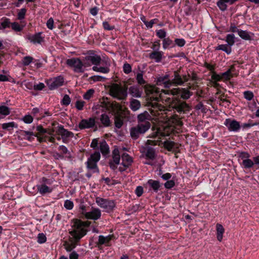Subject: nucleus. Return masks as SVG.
Returning a JSON list of instances; mask_svg holds the SVG:
<instances>
[{
  "instance_id": "obj_4",
  "label": "nucleus",
  "mask_w": 259,
  "mask_h": 259,
  "mask_svg": "<svg viewBox=\"0 0 259 259\" xmlns=\"http://www.w3.org/2000/svg\"><path fill=\"white\" fill-rule=\"evenodd\" d=\"M150 127L151 123L149 121L138 123L136 126L132 127L130 130L132 139L134 140H137L141 136L144 135Z\"/></svg>"
},
{
  "instance_id": "obj_47",
  "label": "nucleus",
  "mask_w": 259,
  "mask_h": 259,
  "mask_svg": "<svg viewBox=\"0 0 259 259\" xmlns=\"http://www.w3.org/2000/svg\"><path fill=\"white\" fill-rule=\"evenodd\" d=\"M171 119V122L178 126H182L183 125V122L178 115L175 114L172 115Z\"/></svg>"
},
{
  "instance_id": "obj_22",
  "label": "nucleus",
  "mask_w": 259,
  "mask_h": 259,
  "mask_svg": "<svg viewBox=\"0 0 259 259\" xmlns=\"http://www.w3.org/2000/svg\"><path fill=\"white\" fill-rule=\"evenodd\" d=\"M173 76L174 78L170 80L171 85L172 84L175 85H182L184 83L183 79L179 74L178 71H174Z\"/></svg>"
},
{
  "instance_id": "obj_8",
  "label": "nucleus",
  "mask_w": 259,
  "mask_h": 259,
  "mask_svg": "<svg viewBox=\"0 0 259 259\" xmlns=\"http://www.w3.org/2000/svg\"><path fill=\"white\" fill-rule=\"evenodd\" d=\"M96 202L98 206L108 213L112 212L116 206V203L114 200L101 197H97Z\"/></svg>"
},
{
  "instance_id": "obj_15",
  "label": "nucleus",
  "mask_w": 259,
  "mask_h": 259,
  "mask_svg": "<svg viewBox=\"0 0 259 259\" xmlns=\"http://www.w3.org/2000/svg\"><path fill=\"white\" fill-rule=\"evenodd\" d=\"M95 119L90 118L88 119H82L78 124V127L80 130L93 127L95 125Z\"/></svg>"
},
{
  "instance_id": "obj_52",
  "label": "nucleus",
  "mask_w": 259,
  "mask_h": 259,
  "mask_svg": "<svg viewBox=\"0 0 259 259\" xmlns=\"http://www.w3.org/2000/svg\"><path fill=\"white\" fill-rule=\"evenodd\" d=\"M156 35L161 39L165 38L166 32L163 29L158 30L156 31Z\"/></svg>"
},
{
  "instance_id": "obj_49",
  "label": "nucleus",
  "mask_w": 259,
  "mask_h": 259,
  "mask_svg": "<svg viewBox=\"0 0 259 259\" xmlns=\"http://www.w3.org/2000/svg\"><path fill=\"white\" fill-rule=\"evenodd\" d=\"M136 80L138 84L143 85L146 83V81L143 78L142 72L138 73L136 75Z\"/></svg>"
},
{
  "instance_id": "obj_7",
  "label": "nucleus",
  "mask_w": 259,
  "mask_h": 259,
  "mask_svg": "<svg viewBox=\"0 0 259 259\" xmlns=\"http://www.w3.org/2000/svg\"><path fill=\"white\" fill-rule=\"evenodd\" d=\"M84 66L89 67L91 65H99L102 62V59L99 55L95 53L94 51H90L88 54L84 58Z\"/></svg>"
},
{
  "instance_id": "obj_55",
  "label": "nucleus",
  "mask_w": 259,
  "mask_h": 259,
  "mask_svg": "<svg viewBox=\"0 0 259 259\" xmlns=\"http://www.w3.org/2000/svg\"><path fill=\"white\" fill-rule=\"evenodd\" d=\"M95 91L93 89L89 90L84 95L83 98L85 100H90L93 96Z\"/></svg>"
},
{
  "instance_id": "obj_46",
  "label": "nucleus",
  "mask_w": 259,
  "mask_h": 259,
  "mask_svg": "<svg viewBox=\"0 0 259 259\" xmlns=\"http://www.w3.org/2000/svg\"><path fill=\"white\" fill-rule=\"evenodd\" d=\"M171 119V122L178 126H182L183 125V122L178 115L175 114L172 115Z\"/></svg>"
},
{
  "instance_id": "obj_43",
  "label": "nucleus",
  "mask_w": 259,
  "mask_h": 259,
  "mask_svg": "<svg viewBox=\"0 0 259 259\" xmlns=\"http://www.w3.org/2000/svg\"><path fill=\"white\" fill-rule=\"evenodd\" d=\"M226 41L231 47L235 44V35L233 33L228 34L226 37Z\"/></svg>"
},
{
  "instance_id": "obj_21",
  "label": "nucleus",
  "mask_w": 259,
  "mask_h": 259,
  "mask_svg": "<svg viewBox=\"0 0 259 259\" xmlns=\"http://www.w3.org/2000/svg\"><path fill=\"white\" fill-rule=\"evenodd\" d=\"M121 164L125 168H128L133 162L132 158L127 153H124L121 155Z\"/></svg>"
},
{
  "instance_id": "obj_20",
  "label": "nucleus",
  "mask_w": 259,
  "mask_h": 259,
  "mask_svg": "<svg viewBox=\"0 0 259 259\" xmlns=\"http://www.w3.org/2000/svg\"><path fill=\"white\" fill-rule=\"evenodd\" d=\"M147 184L149 185L150 189L155 193H157L162 186V184H160L158 181L153 180L152 179L149 180L147 182Z\"/></svg>"
},
{
  "instance_id": "obj_10",
  "label": "nucleus",
  "mask_w": 259,
  "mask_h": 259,
  "mask_svg": "<svg viewBox=\"0 0 259 259\" xmlns=\"http://www.w3.org/2000/svg\"><path fill=\"white\" fill-rule=\"evenodd\" d=\"M66 64L70 67L73 68L74 71L76 72H83L82 67L84 66V62H82L78 58H72L66 60Z\"/></svg>"
},
{
  "instance_id": "obj_14",
  "label": "nucleus",
  "mask_w": 259,
  "mask_h": 259,
  "mask_svg": "<svg viewBox=\"0 0 259 259\" xmlns=\"http://www.w3.org/2000/svg\"><path fill=\"white\" fill-rule=\"evenodd\" d=\"M114 238L113 235H109L107 236L100 235L98 241L96 242V246H98L99 248H100V246L102 245H105L106 246H111L110 242Z\"/></svg>"
},
{
  "instance_id": "obj_62",
  "label": "nucleus",
  "mask_w": 259,
  "mask_h": 259,
  "mask_svg": "<svg viewBox=\"0 0 259 259\" xmlns=\"http://www.w3.org/2000/svg\"><path fill=\"white\" fill-rule=\"evenodd\" d=\"M90 79L94 81H104L105 78L100 75H94L90 77Z\"/></svg>"
},
{
  "instance_id": "obj_45",
  "label": "nucleus",
  "mask_w": 259,
  "mask_h": 259,
  "mask_svg": "<svg viewBox=\"0 0 259 259\" xmlns=\"http://www.w3.org/2000/svg\"><path fill=\"white\" fill-rule=\"evenodd\" d=\"M12 29L16 32H20L21 31L25 25H20L18 22H13L11 24Z\"/></svg>"
},
{
  "instance_id": "obj_16",
  "label": "nucleus",
  "mask_w": 259,
  "mask_h": 259,
  "mask_svg": "<svg viewBox=\"0 0 259 259\" xmlns=\"http://www.w3.org/2000/svg\"><path fill=\"white\" fill-rule=\"evenodd\" d=\"M41 32H38L34 34L28 35L27 38L34 44H39L44 41V37L41 36Z\"/></svg>"
},
{
  "instance_id": "obj_27",
  "label": "nucleus",
  "mask_w": 259,
  "mask_h": 259,
  "mask_svg": "<svg viewBox=\"0 0 259 259\" xmlns=\"http://www.w3.org/2000/svg\"><path fill=\"white\" fill-rule=\"evenodd\" d=\"M217 230V239L220 241H222L223 237V234L225 232V229L223 226L220 224H217L216 225Z\"/></svg>"
},
{
  "instance_id": "obj_51",
  "label": "nucleus",
  "mask_w": 259,
  "mask_h": 259,
  "mask_svg": "<svg viewBox=\"0 0 259 259\" xmlns=\"http://www.w3.org/2000/svg\"><path fill=\"white\" fill-rule=\"evenodd\" d=\"M33 60V57L31 56H25L23 58L22 62L24 66H28L32 62Z\"/></svg>"
},
{
  "instance_id": "obj_17",
  "label": "nucleus",
  "mask_w": 259,
  "mask_h": 259,
  "mask_svg": "<svg viewBox=\"0 0 259 259\" xmlns=\"http://www.w3.org/2000/svg\"><path fill=\"white\" fill-rule=\"evenodd\" d=\"M169 75L166 74L163 76H159L157 78L156 84L158 85H164L165 88H169L171 85L170 80L169 79Z\"/></svg>"
},
{
  "instance_id": "obj_40",
  "label": "nucleus",
  "mask_w": 259,
  "mask_h": 259,
  "mask_svg": "<svg viewBox=\"0 0 259 259\" xmlns=\"http://www.w3.org/2000/svg\"><path fill=\"white\" fill-rule=\"evenodd\" d=\"M162 41L163 48L164 49H166L169 47H174L175 46V45L173 43V41L169 37L163 39Z\"/></svg>"
},
{
  "instance_id": "obj_6",
  "label": "nucleus",
  "mask_w": 259,
  "mask_h": 259,
  "mask_svg": "<svg viewBox=\"0 0 259 259\" xmlns=\"http://www.w3.org/2000/svg\"><path fill=\"white\" fill-rule=\"evenodd\" d=\"M101 155L99 151H95L88 158L85 162L87 168L93 172H99V169L97 166V162L100 159Z\"/></svg>"
},
{
  "instance_id": "obj_44",
  "label": "nucleus",
  "mask_w": 259,
  "mask_h": 259,
  "mask_svg": "<svg viewBox=\"0 0 259 259\" xmlns=\"http://www.w3.org/2000/svg\"><path fill=\"white\" fill-rule=\"evenodd\" d=\"M2 126L4 130L11 131L13 130L14 127H17V125L14 122H10L3 123Z\"/></svg>"
},
{
  "instance_id": "obj_24",
  "label": "nucleus",
  "mask_w": 259,
  "mask_h": 259,
  "mask_svg": "<svg viewBox=\"0 0 259 259\" xmlns=\"http://www.w3.org/2000/svg\"><path fill=\"white\" fill-rule=\"evenodd\" d=\"M238 34L242 39L246 40H251L253 39L252 37L254 36L253 33L241 29L238 32Z\"/></svg>"
},
{
  "instance_id": "obj_26",
  "label": "nucleus",
  "mask_w": 259,
  "mask_h": 259,
  "mask_svg": "<svg viewBox=\"0 0 259 259\" xmlns=\"http://www.w3.org/2000/svg\"><path fill=\"white\" fill-rule=\"evenodd\" d=\"M129 94L134 97L140 98L141 97L142 93L140 91L138 87L134 85L128 89Z\"/></svg>"
},
{
  "instance_id": "obj_18",
  "label": "nucleus",
  "mask_w": 259,
  "mask_h": 259,
  "mask_svg": "<svg viewBox=\"0 0 259 259\" xmlns=\"http://www.w3.org/2000/svg\"><path fill=\"white\" fill-rule=\"evenodd\" d=\"M56 133L57 135H60L61 137L72 138L74 136V134L72 132L65 129L62 125L58 126Z\"/></svg>"
},
{
  "instance_id": "obj_42",
  "label": "nucleus",
  "mask_w": 259,
  "mask_h": 259,
  "mask_svg": "<svg viewBox=\"0 0 259 259\" xmlns=\"http://www.w3.org/2000/svg\"><path fill=\"white\" fill-rule=\"evenodd\" d=\"M162 144L164 148L167 149L168 151H172L173 148H174L176 145V143L173 141L166 140L164 141Z\"/></svg>"
},
{
  "instance_id": "obj_36",
  "label": "nucleus",
  "mask_w": 259,
  "mask_h": 259,
  "mask_svg": "<svg viewBox=\"0 0 259 259\" xmlns=\"http://www.w3.org/2000/svg\"><path fill=\"white\" fill-rule=\"evenodd\" d=\"M141 107L140 102L137 100L133 99L130 102V108L133 111H137Z\"/></svg>"
},
{
  "instance_id": "obj_29",
  "label": "nucleus",
  "mask_w": 259,
  "mask_h": 259,
  "mask_svg": "<svg viewBox=\"0 0 259 259\" xmlns=\"http://www.w3.org/2000/svg\"><path fill=\"white\" fill-rule=\"evenodd\" d=\"M38 192L41 195H45L47 193L52 192V189L50 188L45 184H41L37 186Z\"/></svg>"
},
{
  "instance_id": "obj_11",
  "label": "nucleus",
  "mask_w": 259,
  "mask_h": 259,
  "mask_svg": "<svg viewBox=\"0 0 259 259\" xmlns=\"http://www.w3.org/2000/svg\"><path fill=\"white\" fill-rule=\"evenodd\" d=\"M64 82V78L62 76H58L47 80L46 83L49 89L53 90L62 86Z\"/></svg>"
},
{
  "instance_id": "obj_57",
  "label": "nucleus",
  "mask_w": 259,
  "mask_h": 259,
  "mask_svg": "<svg viewBox=\"0 0 259 259\" xmlns=\"http://www.w3.org/2000/svg\"><path fill=\"white\" fill-rule=\"evenodd\" d=\"M175 45H177L180 47H183L186 44V41L183 38H176L175 40Z\"/></svg>"
},
{
  "instance_id": "obj_60",
  "label": "nucleus",
  "mask_w": 259,
  "mask_h": 259,
  "mask_svg": "<svg viewBox=\"0 0 259 259\" xmlns=\"http://www.w3.org/2000/svg\"><path fill=\"white\" fill-rule=\"evenodd\" d=\"M71 102L70 98L68 95H65L62 100V104L65 106H68Z\"/></svg>"
},
{
  "instance_id": "obj_19",
  "label": "nucleus",
  "mask_w": 259,
  "mask_h": 259,
  "mask_svg": "<svg viewBox=\"0 0 259 259\" xmlns=\"http://www.w3.org/2000/svg\"><path fill=\"white\" fill-rule=\"evenodd\" d=\"M163 56V52L154 51L149 54V57L150 59L154 60L156 63H159L161 61Z\"/></svg>"
},
{
  "instance_id": "obj_32",
  "label": "nucleus",
  "mask_w": 259,
  "mask_h": 259,
  "mask_svg": "<svg viewBox=\"0 0 259 259\" xmlns=\"http://www.w3.org/2000/svg\"><path fill=\"white\" fill-rule=\"evenodd\" d=\"M69 241L70 242V243L66 242L64 244L65 249L68 252L71 251L73 249L75 248L77 245V243L78 242L73 240L72 239V237L69 238Z\"/></svg>"
},
{
  "instance_id": "obj_30",
  "label": "nucleus",
  "mask_w": 259,
  "mask_h": 259,
  "mask_svg": "<svg viewBox=\"0 0 259 259\" xmlns=\"http://www.w3.org/2000/svg\"><path fill=\"white\" fill-rule=\"evenodd\" d=\"M106 66L105 67H98L97 66H94L92 68L93 70L95 71H96V72H101V73H108L109 71H110V69H109V66H110V63L109 62L108 63H107V62L106 63Z\"/></svg>"
},
{
  "instance_id": "obj_9",
  "label": "nucleus",
  "mask_w": 259,
  "mask_h": 259,
  "mask_svg": "<svg viewBox=\"0 0 259 259\" xmlns=\"http://www.w3.org/2000/svg\"><path fill=\"white\" fill-rule=\"evenodd\" d=\"M162 144V142L161 140H148L146 142V146L145 149L146 150V156L147 158L153 160L156 157L155 150V149L149 146V145L155 146L158 145L160 146V144Z\"/></svg>"
},
{
  "instance_id": "obj_61",
  "label": "nucleus",
  "mask_w": 259,
  "mask_h": 259,
  "mask_svg": "<svg viewBox=\"0 0 259 259\" xmlns=\"http://www.w3.org/2000/svg\"><path fill=\"white\" fill-rule=\"evenodd\" d=\"M211 78L213 81L217 82L222 80L221 74H218L214 71L212 72Z\"/></svg>"
},
{
  "instance_id": "obj_58",
  "label": "nucleus",
  "mask_w": 259,
  "mask_h": 259,
  "mask_svg": "<svg viewBox=\"0 0 259 259\" xmlns=\"http://www.w3.org/2000/svg\"><path fill=\"white\" fill-rule=\"evenodd\" d=\"M64 206L67 209H72L73 207V202L70 200H66L64 202Z\"/></svg>"
},
{
  "instance_id": "obj_53",
  "label": "nucleus",
  "mask_w": 259,
  "mask_h": 259,
  "mask_svg": "<svg viewBox=\"0 0 259 259\" xmlns=\"http://www.w3.org/2000/svg\"><path fill=\"white\" fill-rule=\"evenodd\" d=\"M194 108L196 110H201L202 113H206L207 111L206 108L201 102L197 104Z\"/></svg>"
},
{
  "instance_id": "obj_34",
  "label": "nucleus",
  "mask_w": 259,
  "mask_h": 259,
  "mask_svg": "<svg viewBox=\"0 0 259 259\" xmlns=\"http://www.w3.org/2000/svg\"><path fill=\"white\" fill-rule=\"evenodd\" d=\"M58 150L60 153L65 156V158L70 159L71 158V154L70 152L68 150L67 148L64 145H61L58 147Z\"/></svg>"
},
{
  "instance_id": "obj_48",
  "label": "nucleus",
  "mask_w": 259,
  "mask_h": 259,
  "mask_svg": "<svg viewBox=\"0 0 259 259\" xmlns=\"http://www.w3.org/2000/svg\"><path fill=\"white\" fill-rule=\"evenodd\" d=\"M10 109L8 107L6 106H0V114L6 116L10 114ZM2 118V117L0 116V119Z\"/></svg>"
},
{
  "instance_id": "obj_50",
  "label": "nucleus",
  "mask_w": 259,
  "mask_h": 259,
  "mask_svg": "<svg viewBox=\"0 0 259 259\" xmlns=\"http://www.w3.org/2000/svg\"><path fill=\"white\" fill-rule=\"evenodd\" d=\"M27 10L26 8H22L20 9L17 14V19L19 20H22L25 18Z\"/></svg>"
},
{
  "instance_id": "obj_2",
  "label": "nucleus",
  "mask_w": 259,
  "mask_h": 259,
  "mask_svg": "<svg viewBox=\"0 0 259 259\" xmlns=\"http://www.w3.org/2000/svg\"><path fill=\"white\" fill-rule=\"evenodd\" d=\"M151 92H155L158 97H156L154 98V100L156 101H159V99L162 97V93H163L164 94L168 95H172L173 96H177L178 97H180L184 100H187L190 98V97L192 95V93L189 90L185 88H174L171 90H159V89L157 88H153L151 90Z\"/></svg>"
},
{
  "instance_id": "obj_54",
  "label": "nucleus",
  "mask_w": 259,
  "mask_h": 259,
  "mask_svg": "<svg viewBox=\"0 0 259 259\" xmlns=\"http://www.w3.org/2000/svg\"><path fill=\"white\" fill-rule=\"evenodd\" d=\"M243 95L244 98L248 101L251 100L254 97L253 93L249 91H245L243 93Z\"/></svg>"
},
{
  "instance_id": "obj_63",
  "label": "nucleus",
  "mask_w": 259,
  "mask_h": 259,
  "mask_svg": "<svg viewBox=\"0 0 259 259\" xmlns=\"http://www.w3.org/2000/svg\"><path fill=\"white\" fill-rule=\"evenodd\" d=\"M22 120L26 123H31L32 122L33 118L31 115H26L23 117Z\"/></svg>"
},
{
  "instance_id": "obj_3",
  "label": "nucleus",
  "mask_w": 259,
  "mask_h": 259,
  "mask_svg": "<svg viewBox=\"0 0 259 259\" xmlns=\"http://www.w3.org/2000/svg\"><path fill=\"white\" fill-rule=\"evenodd\" d=\"M127 86L122 87L117 83H113L109 89V94L112 97L119 100H124L127 96Z\"/></svg>"
},
{
  "instance_id": "obj_1",
  "label": "nucleus",
  "mask_w": 259,
  "mask_h": 259,
  "mask_svg": "<svg viewBox=\"0 0 259 259\" xmlns=\"http://www.w3.org/2000/svg\"><path fill=\"white\" fill-rule=\"evenodd\" d=\"M90 223L84 222L80 220L74 219L71 221V229L69 230V233L72 239L75 241H79L80 239L86 235L87 227H89Z\"/></svg>"
},
{
  "instance_id": "obj_25",
  "label": "nucleus",
  "mask_w": 259,
  "mask_h": 259,
  "mask_svg": "<svg viewBox=\"0 0 259 259\" xmlns=\"http://www.w3.org/2000/svg\"><path fill=\"white\" fill-rule=\"evenodd\" d=\"M100 121L104 127H109L111 125V121L110 119L109 116L106 113L101 114L100 117Z\"/></svg>"
},
{
  "instance_id": "obj_5",
  "label": "nucleus",
  "mask_w": 259,
  "mask_h": 259,
  "mask_svg": "<svg viewBox=\"0 0 259 259\" xmlns=\"http://www.w3.org/2000/svg\"><path fill=\"white\" fill-rule=\"evenodd\" d=\"M166 101L169 103L170 108L175 109L179 113H185V110H189V105L186 102L182 101L178 97L168 98Z\"/></svg>"
},
{
  "instance_id": "obj_35",
  "label": "nucleus",
  "mask_w": 259,
  "mask_h": 259,
  "mask_svg": "<svg viewBox=\"0 0 259 259\" xmlns=\"http://www.w3.org/2000/svg\"><path fill=\"white\" fill-rule=\"evenodd\" d=\"M150 117V115L147 111H145L142 113L140 114L138 116V123H143L147 122L146 120H148Z\"/></svg>"
},
{
  "instance_id": "obj_39",
  "label": "nucleus",
  "mask_w": 259,
  "mask_h": 259,
  "mask_svg": "<svg viewBox=\"0 0 259 259\" xmlns=\"http://www.w3.org/2000/svg\"><path fill=\"white\" fill-rule=\"evenodd\" d=\"M2 22L0 25V30L9 28L11 24L10 20L9 18L4 17L2 19Z\"/></svg>"
},
{
  "instance_id": "obj_56",
  "label": "nucleus",
  "mask_w": 259,
  "mask_h": 259,
  "mask_svg": "<svg viewBox=\"0 0 259 259\" xmlns=\"http://www.w3.org/2000/svg\"><path fill=\"white\" fill-rule=\"evenodd\" d=\"M47 241V237L44 233H39L37 236V242L40 244L44 243Z\"/></svg>"
},
{
  "instance_id": "obj_23",
  "label": "nucleus",
  "mask_w": 259,
  "mask_h": 259,
  "mask_svg": "<svg viewBox=\"0 0 259 259\" xmlns=\"http://www.w3.org/2000/svg\"><path fill=\"white\" fill-rule=\"evenodd\" d=\"M234 66L232 65L230 69L226 72L221 74L222 80L224 81L229 80L233 77L232 71L234 70Z\"/></svg>"
},
{
  "instance_id": "obj_64",
  "label": "nucleus",
  "mask_w": 259,
  "mask_h": 259,
  "mask_svg": "<svg viewBox=\"0 0 259 259\" xmlns=\"http://www.w3.org/2000/svg\"><path fill=\"white\" fill-rule=\"evenodd\" d=\"M123 71L125 74H128L132 71V67L128 63H125L123 67Z\"/></svg>"
},
{
  "instance_id": "obj_12",
  "label": "nucleus",
  "mask_w": 259,
  "mask_h": 259,
  "mask_svg": "<svg viewBox=\"0 0 259 259\" xmlns=\"http://www.w3.org/2000/svg\"><path fill=\"white\" fill-rule=\"evenodd\" d=\"M224 124L227 127L229 132H237L241 128L240 122L234 119H226Z\"/></svg>"
},
{
  "instance_id": "obj_38",
  "label": "nucleus",
  "mask_w": 259,
  "mask_h": 259,
  "mask_svg": "<svg viewBox=\"0 0 259 259\" xmlns=\"http://www.w3.org/2000/svg\"><path fill=\"white\" fill-rule=\"evenodd\" d=\"M241 165L243 168L247 169L251 168L254 165V162L251 159L247 158L242 160Z\"/></svg>"
},
{
  "instance_id": "obj_33",
  "label": "nucleus",
  "mask_w": 259,
  "mask_h": 259,
  "mask_svg": "<svg viewBox=\"0 0 259 259\" xmlns=\"http://www.w3.org/2000/svg\"><path fill=\"white\" fill-rule=\"evenodd\" d=\"M112 157L113 160L111 161L115 163L116 164H119L120 160V156L119 151L118 148H115L112 151Z\"/></svg>"
},
{
  "instance_id": "obj_41",
  "label": "nucleus",
  "mask_w": 259,
  "mask_h": 259,
  "mask_svg": "<svg viewBox=\"0 0 259 259\" xmlns=\"http://www.w3.org/2000/svg\"><path fill=\"white\" fill-rule=\"evenodd\" d=\"M22 133L23 135L26 137V139L31 142L34 139V137H36V134H35L33 132L30 131H23Z\"/></svg>"
},
{
  "instance_id": "obj_37",
  "label": "nucleus",
  "mask_w": 259,
  "mask_h": 259,
  "mask_svg": "<svg viewBox=\"0 0 259 259\" xmlns=\"http://www.w3.org/2000/svg\"><path fill=\"white\" fill-rule=\"evenodd\" d=\"M114 120L115 127L117 128H121L123 124L122 116L120 114H118L115 116Z\"/></svg>"
},
{
  "instance_id": "obj_13",
  "label": "nucleus",
  "mask_w": 259,
  "mask_h": 259,
  "mask_svg": "<svg viewBox=\"0 0 259 259\" xmlns=\"http://www.w3.org/2000/svg\"><path fill=\"white\" fill-rule=\"evenodd\" d=\"M83 214L86 219L93 220H97L101 217V211L98 208H92V210L89 212H83Z\"/></svg>"
},
{
  "instance_id": "obj_59",
  "label": "nucleus",
  "mask_w": 259,
  "mask_h": 259,
  "mask_svg": "<svg viewBox=\"0 0 259 259\" xmlns=\"http://www.w3.org/2000/svg\"><path fill=\"white\" fill-rule=\"evenodd\" d=\"M165 188L170 189L174 187L175 185V182L174 180H168L164 184Z\"/></svg>"
},
{
  "instance_id": "obj_31",
  "label": "nucleus",
  "mask_w": 259,
  "mask_h": 259,
  "mask_svg": "<svg viewBox=\"0 0 259 259\" xmlns=\"http://www.w3.org/2000/svg\"><path fill=\"white\" fill-rule=\"evenodd\" d=\"M215 50H222L225 52L227 55H229L232 52V48L228 44L219 45L215 47Z\"/></svg>"
},
{
  "instance_id": "obj_28",
  "label": "nucleus",
  "mask_w": 259,
  "mask_h": 259,
  "mask_svg": "<svg viewBox=\"0 0 259 259\" xmlns=\"http://www.w3.org/2000/svg\"><path fill=\"white\" fill-rule=\"evenodd\" d=\"M100 149L103 156H107L109 153V147L105 141L100 143Z\"/></svg>"
}]
</instances>
